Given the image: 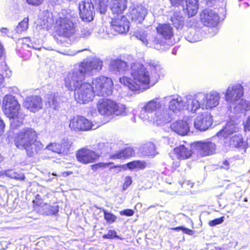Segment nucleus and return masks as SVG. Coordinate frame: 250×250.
<instances>
[{"instance_id":"nucleus-52","label":"nucleus","mask_w":250,"mask_h":250,"mask_svg":"<svg viewBox=\"0 0 250 250\" xmlns=\"http://www.w3.org/2000/svg\"><path fill=\"white\" fill-rule=\"evenodd\" d=\"M0 32L2 35L8 36L9 30L6 28H1L0 29Z\"/></svg>"},{"instance_id":"nucleus-35","label":"nucleus","mask_w":250,"mask_h":250,"mask_svg":"<svg viewBox=\"0 0 250 250\" xmlns=\"http://www.w3.org/2000/svg\"><path fill=\"white\" fill-rule=\"evenodd\" d=\"M144 155L145 156L154 157L157 154L154 144L149 143L144 147Z\"/></svg>"},{"instance_id":"nucleus-24","label":"nucleus","mask_w":250,"mask_h":250,"mask_svg":"<svg viewBox=\"0 0 250 250\" xmlns=\"http://www.w3.org/2000/svg\"><path fill=\"white\" fill-rule=\"evenodd\" d=\"M237 125L232 122H228L225 127L217 133V136L220 138L227 139L234 133L238 131Z\"/></svg>"},{"instance_id":"nucleus-53","label":"nucleus","mask_w":250,"mask_h":250,"mask_svg":"<svg viewBox=\"0 0 250 250\" xmlns=\"http://www.w3.org/2000/svg\"><path fill=\"white\" fill-rule=\"evenodd\" d=\"M173 5H178L182 3L183 0H170Z\"/></svg>"},{"instance_id":"nucleus-7","label":"nucleus","mask_w":250,"mask_h":250,"mask_svg":"<svg viewBox=\"0 0 250 250\" xmlns=\"http://www.w3.org/2000/svg\"><path fill=\"white\" fill-rule=\"evenodd\" d=\"M99 112L102 115L111 117L125 114V107L108 99H101L97 104Z\"/></svg>"},{"instance_id":"nucleus-46","label":"nucleus","mask_w":250,"mask_h":250,"mask_svg":"<svg viewBox=\"0 0 250 250\" xmlns=\"http://www.w3.org/2000/svg\"><path fill=\"white\" fill-rule=\"evenodd\" d=\"M149 65L152 72L154 71L156 73H158L161 69V65L154 62H149Z\"/></svg>"},{"instance_id":"nucleus-11","label":"nucleus","mask_w":250,"mask_h":250,"mask_svg":"<svg viewBox=\"0 0 250 250\" xmlns=\"http://www.w3.org/2000/svg\"><path fill=\"white\" fill-rule=\"evenodd\" d=\"M201 93H197L193 96H188L186 101H184L185 108L191 113H195L197 110L203 108L202 101L204 97Z\"/></svg>"},{"instance_id":"nucleus-48","label":"nucleus","mask_w":250,"mask_h":250,"mask_svg":"<svg viewBox=\"0 0 250 250\" xmlns=\"http://www.w3.org/2000/svg\"><path fill=\"white\" fill-rule=\"evenodd\" d=\"M132 179L130 177L127 176L125 178V182L123 185V189L125 190L131 184Z\"/></svg>"},{"instance_id":"nucleus-30","label":"nucleus","mask_w":250,"mask_h":250,"mask_svg":"<svg viewBox=\"0 0 250 250\" xmlns=\"http://www.w3.org/2000/svg\"><path fill=\"white\" fill-rule=\"evenodd\" d=\"M173 153L179 160H185L190 157L191 150L184 145H180L174 149Z\"/></svg>"},{"instance_id":"nucleus-6","label":"nucleus","mask_w":250,"mask_h":250,"mask_svg":"<svg viewBox=\"0 0 250 250\" xmlns=\"http://www.w3.org/2000/svg\"><path fill=\"white\" fill-rule=\"evenodd\" d=\"M2 108L5 115L10 119L12 128H16L22 124L24 115L20 112V105L14 97L6 95L3 100Z\"/></svg>"},{"instance_id":"nucleus-63","label":"nucleus","mask_w":250,"mask_h":250,"mask_svg":"<svg viewBox=\"0 0 250 250\" xmlns=\"http://www.w3.org/2000/svg\"><path fill=\"white\" fill-rule=\"evenodd\" d=\"M176 165L178 166L179 165V162H177L176 163Z\"/></svg>"},{"instance_id":"nucleus-17","label":"nucleus","mask_w":250,"mask_h":250,"mask_svg":"<svg viewBox=\"0 0 250 250\" xmlns=\"http://www.w3.org/2000/svg\"><path fill=\"white\" fill-rule=\"evenodd\" d=\"M59 27L60 34L66 37H70L76 31L73 21L67 17L60 18Z\"/></svg>"},{"instance_id":"nucleus-33","label":"nucleus","mask_w":250,"mask_h":250,"mask_svg":"<svg viewBox=\"0 0 250 250\" xmlns=\"http://www.w3.org/2000/svg\"><path fill=\"white\" fill-rule=\"evenodd\" d=\"M135 155V151L132 148L127 147L125 149L117 152L114 155H112L111 158L112 159H121L126 158L132 157Z\"/></svg>"},{"instance_id":"nucleus-2","label":"nucleus","mask_w":250,"mask_h":250,"mask_svg":"<svg viewBox=\"0 0 250 250\" xmlns=\"http://www.w3.org/2000/svg\"><path fill=\"white\" fill-rule=\"evenodd\" d=\"M130 75L131 78H121L120 82L132 91H139L148 89L153 85L150 84L151 80L148 71L140 63H134L132 64Z\"/></svg>"},{"instance_id":"nucleus-55","label":"nucleus","mask_w":250,"mask_h":250,"mask_svg":"<svg viewBox=\"0 0 250 250\" xmlns=\"http://www.w3.org/2000/svg\"><path fill=\"white\" fill-rule=\"evenodd\" d=\"M109 164L104 163H99L97 164V165L99 167H105L109 166Z\"/></svg>"},{"instance_id":"nucleus-51","label":"nucleus","mask_w":250,"mask_h":250,"mask_svg":"<svg viewBox=\"0 0 250 250\" xmlns=\"http://www.w3.org/2000/svg\"><path fill=\"white\" fill-rule=\"evenodd\" d=\"M4 72H3V75H4L5 77L9 78L11 76V71L9 69L7 65L4 66Z\"/></svg>"},{"instance_id":"nucleus-3","label":"nucleus","mask_w":250,"mask_h":250,"mask_svg":"<svg viewBox=\"0 0 250 250\" xmlns=\"http://www.w3.org/2000/svg\"><path fill=\"white\" fill-rule=\"evenodd\" d=\"M139 117L146 123H155L162 125L171 120L170 114L167 110L162 107L158 98L148 102L142 108Z\"/></svg>"},{"instance_id":"nucleus-41","label":"nucleus","mask_w":250,"mask_h":250,"mask_svg":"<svg viewBox=\"0 0 250 250\" xmlns=\"http://www.w3.org/2000/svg\"><path fill=\"white\" fill-rule=\"evenodd\" d=\"M135 37L140 40L142 43L146 46L148 44V41L146 39V33L142 30L137 31L135 33Z\"/></svg>"},{"instance_id":"nucleus-8","label":"nucleus","mask_w":250,"mask_h":250,"mask_svg":"<svg viewBox=\"0 0 250 250\" xmlns=\"http://www.w3.org/2000/svg\"><path fill=\"white\" fill-rule=\"evenodd\" d=\"M91 86L94 95L107 96L112 94L113 82L110 78L100 76L94 79Z\"/></svg>"},{"instance_id":"nucleus-13","label":"nucleus","mask_w":250,"mask_h":250,"mask_svg":"<svg viewBox=\"0 0 250 250\" xmlns=\"http://www.w3.org/2000/svg\"><path fill=\"white\" fill-rule=\"evenodd\" d=\"M100 157V155L95 151L82 148L76 153V158L79 162L84 164L94 163Z\"/></svg>"},{"instance_id":"nucleus-19","label":"nucleus","mask_w":250,"mask_h":250,"mask_svg":"<svg viewBox=\"0 0 250 250\" xmlns=\"http://www.w3.org/2000/svg\"><path fill=\"white\" fill-rule=\"evenodd\" d=\"M201 93L204 97L202 101L203 105L206 109L214 108L219 104L220 97L217 91H212L208 93Z\"/></svg>"},{"instance_id":"nucleus-10","label":"nucleus","mask_w":250,"mask_h":250,"mask_svg":"<svg viewBox=\"0 0 250 250\" xmlns=\"http://www.w3.org/2000/svg\"><path fill=\"white\" fill-rule=\"evenodd\" d=\"M129 21L125 16H122L121 18L113 19L110 23L109 32L112 35L126 33L129 30Z\"/></svg>"},{"instance_id":"nucleus-34","label":"nucleus","mask_w":250,"mask_h":250,"mask_svg":"<svg viewBox=\"0 0 250 250\" xmlns=\"http://www.w3.org/2000/svg\"><path fill=\"white\" fill-rule=\"evenodd\" d=\"M6 177L12 179H14L18 181H23L25 179V177L23 173H18L14 170L9 169L2 172Z\"/></svg>"},{"instance_id":"nucleus-5","label":"nucleus","mask_w":250,"mask_h":250,"mask_svg":"<svg viewBox=\"0 0 250 250\" xmlns=\"http://www.w3.org/2000/svg\"><path fill=\"white\" fill-rule=\"evenodd\" d=\"M243 94V87L240 83L231 84L228 87L225 97L231 112L239 113L250 110V101L242 99Z\"/></svg>"},{"instance_id":"nucleus-1","label":"nucleus","mask_w":250,"mask_h":250,"mask_svg":"<svg viewBox=\"0 0 250 250\" xmlns=\"http://www.w3.org/2000/svg\"><path fill=\"white\" fill-rule=\"evenodd\" d=\"M103 61L98 58H90L74 65V68L64 78L65 86L68 90H74L75 98L80 104H85L92 100L93 89L90 83L83 82L86 76H92L102 68Z\"/></svg>"},{"instance_id":"nucleus-57","label":"nucleus","mask_w":250,"mask_h":250,"mask_svg":"<svg viewBox=\"0 0 250 250\" xmlns=\"http://www.w3.org/2000/svg\"><path fill=\"white\" fill-rule=\"evenodd\" d=\"M3 52V46H2L1 43H0V59L2 57Z\"/></svg>"},{"instance_id":"nucleus-22","label":"nucleus","mask_w":250,"mask_h":250,"mask_svg":"<svg viewBox=\"0 0 250 250\" xmlns=\"http://www.w3.org/2000/svg\"><path fill=\"white\" fill-rule=\"evenodd\" d=\"M24 105L30 111L37 112L42 107V99L38 96L27 97L24 102Z\"/></svg>"},{"instance_id":"nucleus-60","label":"nucleus","mask_w":250,"mask_h":250,"mask_svg":"<svg viewBox=\"0 0 250 250\" xmlns=\"http://www.w3.org/2000/svg\"><path fill=\"white\" fill-rule=\"evenodd\" d=\"M207 0V4L208 5H210L213 3V2H215L216 0Z\"/></svg>"},{"instance_id":"nucleus-23","label":"nucleus","mask_w":250,"mask_h":250,"mask_svg":"<svg viewBox=\"0 0 250 250\" xmlns=\"http://www.w3.org/2000/svg\"><path fill=\"white\" fill-rule=\"evenodd\" d=\"M64 98L62 97L58 93H50L46 95V104L53 109L57 110L60 104L64 101Z\"/></svg>"},{"instance_id":"nucleus-38","label":"nucleus","mask_w":250,"mask_h":250,"mask_svg":"<svg viewBox=\"0 0 250 250\" xmlns=\"http://www.w3.org/2000/svg\"><path fill=\"white\" fill-rule=\"evenodd\" d=\"M101 14H105L107 8L108 0H94Z\"/></svg>"},{"instance_id":"nucleus-31","label":"nucleus","mask_w":250,"mask_h":250,"mask_svg":"<svg viewBox=\"0 0 250 250\" xmlns=\"http://www.w3.org/2000/svg\"><path fill=\"white\" fill-rule=\"evenodd\" d=\"M158 33L166 40L173 36V29L169 24H159L156 28Z\"/></svg>"},{"instance_id":"nucleus-64","label":"nucleus","mask_w":250,"mask_h":250,"mask_svg":"<svg viewBox=\"0 0 250 250\" xmlns=\"http://www.w3.org/2000/svg\"><path fill=\"white\" fill-rule=\"evenodd\" d=\"M172 53H173V54H174V53H175V52H174V51H172Z\"/></svg>"},{"instance_id":"nucleus-26","label":"nucleus","mask_w":250,"mask_h":250,"mask_svg":"<svg viewBox=\"0 0 250 250\" xmlns=\"http://www.w3.org/2000/svg\"><path fill=\"white\" fill-rule=\"evenodd\" d=\"M225 144L231 147L244 148L245 143L242 136L239 134H235L225 139Z\"/></svg>"},{"instance_id":"nucleus-50","label":"nucleus","mask_w":250,"mask_h":250,"mask_svg":"<svg viewBox=\"0 0 250 250\" xmlns=\"http://www.w3.org/2000/svg\"><path fill=\"white\" fill-rule=\"evenodd\" d=\"M43 0H26L27 3L32 5H39L41 4Z\"/></svg>"},{"instance_id":"nucleus-56","label":"nucleus","mask_w":250,"mask_h":250,"mask_svg":"<svg viewBox=\"0 0 250 250\" xmlns=\"http://www.w3.org/2000/svg\"><path fill=\"white\" fill-rule=\"evenodd\" d=\"M4 76L0 73V87H4Z\"/></svg>"},{"instance_id":"nucleus-43","label":"nucleus","mask_w":250,"mask_h":250,"mask_svg":"<svg viewBox=\"0 0 250 250\" xmlns=\"http://www.w3.org/2000/svg\"><path fill=\"white\" fill-rule=\"evenodd\" d=\"M171 229L177 231L182 230L184 233L189 235H193L194 234V231L182 226L173 228Z\"/></svg>"},{"instance_id":"nucleus-25","label":"nucleus","mask_w":250,"mask_h":250,"mask_svg":"<svg viewBox=\"0 0 250 250\" xmlns=\"http://www.w3.org/2000/svg\"><path fill=\"white\" fill-rule=\"evenodd\" d=\"M63 143L62 144L57 143H50L45 148L56 153H63L69 149L70 145L67 142V140L63 139Z\"/></svg>"},{"instance_id":"nucleus-39","label":"nucleus","mask_w":250,"mask_h":250,"mask_svg":"<svg viewBox=\"0 0 250 250\" xmlns=\"http://www.w3.org/2000/svg\"><path fill=\"white\" fill-rule=\"evenodd\" d=\"M170 20L172 24L177 29L181 28L183 24V19L181 16L173 15L171 17Z\"/></svg>"},{"instance_id":"nucleus-28","label":"nucleus","mask_w":250,"mask_h":250,"mask_svg":"<svg viewBox=\"0 0 250 250\" xmlns=\"http://www.w3.org/2000/svg\"><path fill=\"white\" fill-rule=\"evenodd\" d=\"M126 8V0H112L111 1L110 9L114 14H122Z\"/></svg>"},{"instance_id":"nucleus-40","label":"nucleus","mask_w":250,"mask_h":250,"mask_svg":"<svg viewBox=\"0 0 250 250\" xmlns=\"http://www.w3.org/2000/svg\"><path fill=\"white\" fill-rule=\"evenodd\" d=\"M92 29L89 26H83L81 28L78 33L80 37L85 38L89 37L92 33Z\"/></svg>"},{"instance_id":"nucleus-44","label":"nucleus","mask_w":250,"mask_h":250,"mask_svg":"<svg viewBox=\"0 0 250 250\" xmlns=\"http://www.w3.org/2000/svg\"><path fill=\"white\" fill-rule=\"evenodd\" d=\"M103 238L104 239H113L117 238L122 239L119 236L117 235L116 231L114 230H109L107 234L103 236Z\"/></svg>"},{"instance_id":"nucleus-14","label":"nucleus","mask_w":250,"mask_h":250,"mask_svg":"<svg viewBox=\"0 0 250 250\" xmlns=\"http://www.w3.org/2000/svg\"><path fill=\"white\" fill-rule=\"evenodd\" d=\"M201 21L205 26H215L219 20V16L214 10L210 9H205L200 14Z\"/></svg>"},{"instance_id":"nucleus-12","label":"nucleus","mask_w":250,"mask_h":250,"mask_svg":"<svg viewBox=\"0 0 250 250\" xmlns=\"http://www.w3.org/2000/svg\"><path fill=\"white\" fill-rule=\"evenodd\" d=\"M212 124V119L210 114L208 111H204L199 114L195 119L194 127L200 131H205Z\"/></svg>"},{"instance_id":"nucleus-47","label":"nucleus","mask_w":250,"mask_h":250,"mask_svg":"<svg viewBox=\"0 0 250 250\" xmlns=\"http://www.w3.org/2000/svg\"><path fill=\"white\" fill-rule=\"evenodd\" d=\"M224 217L215 219L213 220L209 221L208 224L210 227H214L217 225L222 224L224 222Z\"/></svg>"},{"instance_id":"nucleus-59","label":"nucleus","mask_w":250,"mask_h":250,"mask_svg":"<svg viewBox=\"0 0 250 250\" xmlns=\"http://www.w3.org/2000/svg\"><path fill=\"white\" fill-rule=\"evenodd\" d=\"M186 184L187 185H189L190 188L192 187L193 185V183H189V182H187L183 183L182 186L183 187Z\"/></svg>"},{"instance_id":"nucleus-21","label":"nucleus","mask_w":250,"mask_h":250,"mask_svg":"<svg viewBox=\"0 0 250 250\" xmlns=\"http://www.w3.org/2000/svg\"><path fill=\"white\" fill-rule=\"evenodd\" d=\"M191 120L188 119L187 121L180 120L171 125V129L178 134L184 136L190 130L189 123Z\"/></svg>"},{"instance_id":"nucleus-15","label":"nucleus","mask_w":250,"mask_h":250,"mask_svg":"<svg viewBox=\"0 0 250 250\" xmlns=\"http://www.w3.org/2000/svg\"><path fill=\"white\" fill-rule=\"evenodd\" d=\"M129 16L132 21L141 23L147 14V9L141 4L132 3L129 8Z\"/></svg>"},{"instance_id":"nucleus-49","label":"nucleus","mask_w":250,"mask_h":250,"mask_svg":"<svg viewBox=\"0 0 250 250\" xmlns=\"http://www.w3.org/2000/svg\"><path fill=\"white\" fill-rule=\"evenodd\" d=\"M120 214L121 215H125L127 216H132L134 214V211L132 209H126L124 210H122L120 211Z\"/></svg>"},{"instance_id":"nucleus-62","label":"nucleus","mask_w":250,"mask_h":250,"mask_svg":"<svg viewBox=\"0 0 250 250\" xmlns=\"http://www.w3.org/2000/svg\"><path fill=\"white\" fill-rule=\"evenodd\" d=\"M187 38H188V40L190 42H195L196 41L194 40H190L189 37L188 36Z\"/></svg>"},{"instance_id":"nucleus-18","label":"nucleus","mask_w":250,"mask_h":250,"mask_svg":"<svg viewBox=\"0 0 250 250\" xmlns=\"http://www.w3.org/2000/svg\"><path fill=\"white\" fill-rule=\"evenodd\" d=\"M80 15L83 21H90L93 19L94 6L91 1L84 0L79 3Z\"/></svg>"},{"instance_id":"nucleus-45","label":"nucleus","mask_w":250,"mask_h":250,"mask_svg":"<svg viewBox=\"0 0 250 250\" xmlns=\"http://www.w3.org/2000/svg\"><path fill=\"white\" fill-rule=\"evenodd\" d=\"M244 130L246 132H250V114L248 115L243 122Z\"/></svg>"},{"instance_id":"nucleus-37","label":"nucleus","mask_w":250,"mask_h":250,"mask_svg":"<svg viewBox=\"0 0 250 250\" xmlns=\"http://www.w3.org/2000/svg\"><path fill=\"white\" fill-rule=\"evenodd\" d=\"M127 167L130 169H144L146 167V163L144 161H135L127 164Z\"/></svg>"},{"instance_id":"nucleus-16","label":"nucleus","mask_w":250,"mask_h":250,"mask_svg":"<svg viewBox=\"0 0 250 250\" xmlns=\"http://www.w3.org/2000/svg\"><path fill=\"white\" fill-rule=\"evenodd\" d=\"M193 146L201 156L212 155L216 150L215 144L210 141L197 142Z\"/></svg>"},{"instance_id":"nucleus-58","label":"nucleus","mask_w":250,"mask_h":250,"mask_svg":"<svg viewBox=\"0 0 250 250\" xmlns=\"http://www.w3.org/2000/svg\"><path fill=\"white\" fill-rule=\"evenodd\" d=\"M91 167V169L93 170H96L99 168L97 165V164L92 165Z\"/></svg>"},{"instance_id":"nucleus-29","label":"nucleus","mask_w":250,"mask_h":250,"mask_svg":"<svg viewBox=\"0 0 250 250\" xmlns=\"http://www.w3.org/2000/svg\"><path fill=\"white\" fill-rule=\"evenodd\" d=\"M198 0H186V6H183V10L188 17L195 16L198 9Z\"/></svg>"},{"instance_id":"nucleus-42","label":"nucleus","mask_w":250,"mask_h":250,"mask_svg":"<svg viewBox=\"0 0 250 250\" xmlns=\"http://www.w3.org/2000/svg\"><path fill=\"white\" fill-rule=\"evenodd\" d=\"M104 213V219L107 222L109 223H113L117 219V217L114 214L107 212L104 209H102Z\"/></svg>"},{"instance_id":"nucleus-36","label":"nucleus","mask_w":250,"mask_h":250,"mask_svg":"<svg viewBox=\"0 0 250 250\" xmlns=\"http://www.w3.org/2000/svg\"><path fill=\"white\" fill-rule=\"evenodd\" d=\"M28 18H24L17 26L16 28V32L18 34H21L22 32L26 31L28 28Z\"/></svg>"},{"instance_id":"nucleus-9","label":"nucleus","mask_w":250,"mask_h":250,"mask_svg":"<svg viewBox=\"0 0 250 250\" xmlns=\"http://www.w3.org/2000/svg\"><path fill=\"white\" fill-rule=\"evenodd\" d=\"M69 127L71 130L75 131H85L95 129L97 126H95L92 122L84 117L78 116L70 120Z\"/></svg>"},{"instance_id":"nucleus-4","label":"nucleus","mask_w":250,"mask_h":250,"mask_svg":"<svg viewBox=\"0 0 250 250\" xmlns=\"http://www.w3.org/2000/svg\"><path fill=\"white\" fill-rule=\"evenodd\" d=\"M37 132L32 128H26L21 130L15 140L17 147L26 150L29 157L33 156L40 150L44 149L43 145L37 141Z\"/></svg>"},{"instance_id":"nucleus-20","label":"nucleus","mask_w":250,"mask_h":250,"mask_svg":"<svg viewBox=\"0 0 250 250\" xmlns=\"http://www.w3.org/2000/svg\"><path fill=\"white\" fill-rule=\"evenodd\" d=\"M164 100L169 102V109L173 112L177 113L185 108L184 101L181 97L170 96L165 97Z\"/></svg>"},{"instance_id":"nucleus-54","label":"nucleus","mask_w":250,"mask_h":250,"mask_svg":"<svg viewBox=\"0 0 250 250\" xmlns=\"http://www.w3.org/2000/svg\"><path fill=\"white\" fill-rule=\"evenodd\" d=\"M222 167L225 169H228L229 168V163L228 161L225 160L223 162V166H222Z\"/></svg>"},{"instance_id":"nucleus-27","label":"nucleus","mask_w":250,"mask_h":250,"mask_svg":"<svg viewBox=\"0 0 250 250\" xmlns=\"http://www.w3.org/2000/svg\"><path fill=\"white\" fill-rule=\"evenodd\" d=\"M40 197L39 195H37L36 197V199L33 200V202L37 206H41L42 208L43 213L47 215H53L57 213L59 211V206L58 205L50 206L46 203L43 204L42 205L41 201H39L38 197Z\"/></svg>"},{"instance_id":"nucleus-61","label":"nucleus","mask_w":250,"mask_h":250,"mask_svg":"<svg viewBox=\"0 0 250 250\" xmlns=\"http://www.w3.org/2000/svg\"><path fill=\"white\" fill-rule=\"evenodd\" d=\"M153 42H154V43L155 44H156V45H158V44H161V43H162V41L159 42V41H158L157 39H155V40H154V41H153Z\"/></svg>"},{"instance_id":"nucleus-32","label":"nucleus","mask_w":250,"mask_h":250,"mask_svg":"<svg viewBox=\"0 0 250 250\" xmlns=\"http://www.w3.org/2000/svg\"><path fill=\"white\" fill-rule=\"evenodd\" d=\"M110 68L114 71H124L127 70L128 65L125 62L121 59H116L110 61Z\"/></svg>"}]
</instances>
